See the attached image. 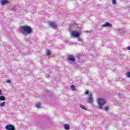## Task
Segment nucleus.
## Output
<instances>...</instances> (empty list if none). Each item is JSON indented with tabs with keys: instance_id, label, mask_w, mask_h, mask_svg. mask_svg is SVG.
Listing matches in <instances>:
<instances>
[{
	"instance_id": "412c9836",
	"label": "nucleus",
	"mask_w": 130,
	"mask_h": 130,
	"mask_svg": "<svg viewBox=\"0 0 130 130\" xmlns=\"http://www.w3.org/2000/svg\"><path fill=\"white\" fill-rule=\"evenodd\" d=\"M112 3L113 5H116V0H112Z\"/></svg>"
},
{
	"instance_id": "b1692460",
	"label": "nucleus",
	"mask_w": 130,
	"mask_h": 130,
	"mask_svg": "<svg viewBox=\"0 0 130 130\" xmlns=\"http://www.w3.org/2000/svg\"><path fill=\"white\" fill-rule=\"evenodd\" d=\"M3 95V93H2V91L0 90V96H2Z\"/></svg>"
},
{
	"instance_id": "0eeeda50",
	"label": "nucleus",
	"mask_w": 130,
	"mask_h": 130,
	"mask_svg": "<svg viewBox=\"0 0 130 130\" xmlns=\"http://www.w3.org/2000/svg\"><path fill=\"white\" fill-rule=\"evenodd\" d=\"M102 27H109L110 28H111V27H112V24H111L110 23L106 22L105 23V24L102 25Z\"/></svg>"
},
{
	"instance_id": "9b49d317",
	"label": "nucleus",
	"mask_w": 130,
	"mask_h": 130,
	"mask_svg": "<svg viewBox=\"0 0 130 130\" xmlns=\"http://www.w3.org/2000/svg\"><path fill=\"white\" fill-rule=\"evenodd\" d=\"M6 98L4 96L0 95V101H5Z\"/></svg>"
},
{
	"instance_id": "f257e3e1",
	"label": "nucleus",
	"mask_w": 130,
	"mask_h": 130,
	"mask_svg": "<svg viewBox=\"0 0 130 130\" xmlns=\"http://www.w3.org/2000/svg\"><path fill=\"white\" fill-rule=\"evenodd\" d=\"M19 31L22 34H31L32 33V28L30 26L23 25L20 27Z\"/></svg>"
},
{
	"instance_id": "dca6fc26",
	"label": "nucleus",
	"mask_w": 130,
	"mask_h": 130,
	"mask_svg": "<svg viewBox=\"0 0 130 130\" xmlns=\"http://www.w3.org/2000/svg\"><path fill=\"white\" fill-rule=\"evenodd\" d=\"M46 54H47V55H48V56L51 55V53L50 52V51H49V50L47 49L46 50Z\"/></svg>"
},
{
	"instance_id": "1a4fd4ad",
	"label": "nucleus",
	"mask_w": 130,
	"mask_h": 130,
	"mask_svg": "<svg viewBox=\"0 0 130 130\" xmlns=\"http://www.w3.org/2000/svg\"><path fill=\"white\" fill-rule=\"evenodd\" d=\"M1 4L2 6H5V5H8L9 4V1L8 0H1Z\"/></svg>"
},
{
	"instance_id": "393cba45",
	"label": "nucleus",
	"mask_w": 130,
	"mask_h": 130,
	"mask_svg": "<svg viewBox=\"0 0 130 130\" xmlns=\"http://www.w3.org/2000/svg\"><path fill=\"white\" fill-rule=\"evenodd\" d=\"M127 49H128V50H130V46L127 47Z\"/></svg>"
},
{
	"instance_id": "9d476101",
	"label": "nucleus",
	"mask_w": 130,
	"mask_h": 130,
	"mask_svg": "<svg viewBox=\"0 0 130 130\" xmlns=\"http://www.w3.org/2000/svg\"><path fill=\"white\" fill-rule=\"evenodd\" d=\"M63 127L64 129H70V125L68 124H65L63 125Z\"/></svg>"
},
{
	"instance_id": "f8f14e48",
	"label": "nucleus",
	"mask_w": 130,
	"mask_h": 130,
	"mask_svg": "<svg viewBox=\"0 0 130 130\" xmlns=\"http://www.w3.org/2000/svg\"><path fill=\"white\" fill-rule=\"evenodd\" d=\"M76 38H77L78 41H80V42L84 43L83 40H82V39H81V37H80V36L77 37Z\"/></svg>"
},
{
	"instance_id": "5701e85b",
	"label": "nucleus",
	"mask_w": 130,
	"mask_h": 130,
	"mask_svg": "<svg viewBox=\"0 0 130 130\" xmlns=\"http://www.w3.org/2000/svg\"><path fill=\"white\" fill-rule=\"evenodd\" d=\"M85 95H88V94H89V91H86L85 93Z\"/></svg>"
},
{
	"instance_id": "6e6552de",
	"label": "nucleus",
	"mask_w": 130,
	"mask_h": 130,
	"mask_svg": "<svg viewBox=\"0 0 130 130\" xmlns=\"http://www.w3.org/2000/svg\"><path fill=\"white\" fill-rule=\"evenodd\" d=\"M89 97H90V98L88 99V103H93V100L92 94H89Z\"/></svg>"
},
{
	"instance_id": "20e7f679",
	"label": "nucleus",
	"mask_w": 130,
	"mask_h": 130,
	"mask_svg": "<svg viewBox=\"0 0 130 130\" xmlns=\"http://www.w3.org/2000/svg\"><path fill=\"white\" fill-rule=\"evenodd\" d=\"M5 129L6 130H15V126L12 124H8L5 126Z\"/></svg>"
},
{
	"instance_id": "f3484780",
	"label": "nucleus",
	"mask_w": 130,
	"mask_h": 130,
	"mask_svg": "<svg viewBox=\"0 0 130 130\" xmlns=\"http://www.w3.org/2000/svg\"><path fill=\"white\" fill-rule=\"evenodd\" d=\"M5 105H6V103L5 102L0 103V107H4Z\"/></svg>"
},
{
	"instance_id": "4468645a",
	"label": "nucleus",
	"mask_w": 130,
	"mask_h": 130,
	"mask_svg": "<svg viewBox=\"0 0 130 130\" xmlns=\"http://www.w3.org/2000/svg\"><path fill=\"white\" fill-rule=\"evenodd\" d=\"M116 32H119V33H122L123 32V29H118L116 30Z\"/></svg>"
},
{
	"instance_id": "423d86ee",
	"label": "nucleus",
	"mask_w": 130,
	"mask_h": 130,
	"mask_svg": "<svg viewBox=\"0 0 130 130\" xmlns=\"http://www.w3.org/2000/svg\"><path fill=\"white\" fill-rule=\"evenodd\" d=\"M67 58L69 59V60H70V61H72V62H74L76 61V59L75 58V57L73 55L68 56Z\"/></svg>"
},
{
	"instance_id": "2eb2a0df",
	"label": "nucleus",
	"mask_w": 130,
	"mask_h": 130,
	"mask_svg": "<svg viewBox=\"0 0 130 130\" xmlns=\"http://www.w3.org/2000/svg\"><path fill=\"white\" fill-rule=\"evenodd\" d=\"M71 90H72L73 91H76V86H75V85H72L71 86Z\"/></svg>"
},
{
	"instance_id": "7ed1b4c3",
	"label": "nucleus",
	"mask_w": 130,
	"mask_h": 130,
	"mask_svg": "<svg viewBox=\"0 0 130 130\" xmlns=\"http://www.w3.org/2000/svg\"><path fill=\"white\" fill-rule=\"evenodd\" d=\"M48 25L49 26V27H51L54 29L57 28V25H56V23H55L54 22H49L48 23Z\"/></svg>"
},
{
	"instance_id": "ddd939ff",
	"label": "nucleus",
	"mask_w": 130,
	"mask_h": 130,
	"mask_svg": "<svg viewBox=\"0 0 130 130\" xmlns=\"http://www.w3.org/2000/svg\"><path fill=\"white\" fill-rule=\"evenodd\" d=\"M104 109L105 110V111H108L110 109V107H109V106H107L105 107Z\"/></svg>"
},
{
	"instance_id": "a211bd4d",
	"label": "nucleus",
	"mask_w": 130,
	"mask_h": 130,
	"mask_svg": "<svg viewBox=\"0 0 130 130\" xmlns=\"http://www.w3.org/2000/svg\"><path fill=\"white\" fill-rule=\"evenodd\" d=\"M41 106V103H38L36 105V107H37V108H40Z\"/></svg>"
},
{
	"instance_id": "aec40b11",
	"label": "nucleus",
	"mask_w": 130,
	"mask_h": 130,
	"mask_svg": "<svg viewBox=\"0 0 130 130\" xmlns=\"http://www.w3.org/2000/svg\"><path fill=\"white\" fill-rule=\"evenodd\" d=\"M126 76L127 78H130V72H128L126 74Z\"/></svg>"
},
{
	"instance_id": "6ab92c4d",
	"label": "nucleus",
	"mask_w": 130,
	"mask_h": 130,
	"mask_svg": "<svg viewBox=\"0 0 130 130\" xmlns=\"http://www.w3.org/2000/svg\"><path fill=\"white\" fill-rule=\"evenodd\" d=\"M81 108L82 109H84V110H87V108H86V107H85L84 105H81L80 106Z\"/></svg>"
},
{
	"instance_id": "39448f33",
	"label": "nucleus",
	"mask_w": 130,
	"mask_h": 130,
	"mask_svg": "<svg viewBox=\"0 0 130 130\" xmlns=\"http://www.w3.org/2000/svg\"><path fill=\"white\" fill-rule=\"evenodd\" d=\"M72 36V37H75L77 38V37H79L80 36V32L77 31H73L71 32Z\"/></svg>"
},
{
	"instance_id": "4be33fe9",
	"label": "nucleus",
	"mask_w": 130,
	"mask_h": 130,
	"mask_svg": "<svg viewBox=\"0 0 130 130\" xmlns=\"http://www.w3.org/2000/svg\"><path fill=\"white\" fill-rule=\"evenodd\" d=\"M6 83H11V80H7V81H6Z\"/></svg>"
},
{
	"instance_id": "a878e982",
	"label": "nucleus",
	"mask_w": 130,
	"mask_h": 130,
	"mask_svg": "<svg viewBox=\"0 0 130 130\" xmlns=\"http://www.w3.org/2000/svg\"><path fill=\"white\" fill-rule=\"evenodd\" d=\"M120 95H121L120 93H118V96H120Z\"/></svg>"
},
{
	"instance_id": "f03ea898",
	"label": "nucleus",
	"mask_w": 130,
	"mask_h": 130,
	"mask_svg": "<svg viewBox=\"0 0 130 130\" xmlns=\"http://www.w3.org/2000/svg\"><path fill=\"white\" fill-rule=\"evenodd\" d=\"M97 103L99 104L98 108L103 109V106L106 104V101L104 99H98Z\"/></svg>"
}]
</instances>
